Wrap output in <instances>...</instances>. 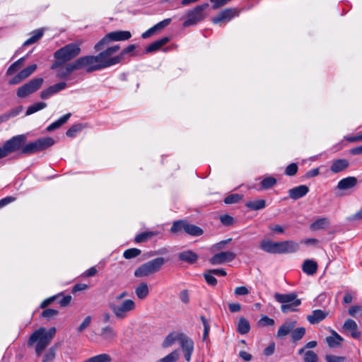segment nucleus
I'll list each match as a JSON object with an SVG mask.
<instances>
[{"mask_svg":"<svg viewBox=\"0 0 362 362\" xmlns=\"http://www.w3.org/2000/svg\"><path fill=\"white\" fill-rule=\"evenodd\" d=\"M260 248L272 254L293 253L299 250V244L293 240L272 242L267 240L261 242Z\"/></svg>","mask_w":362,"mask_h":362,"instance_id":"nucleus-3","label":"nucleus"},{"mask_svg":"<svg viewBox=\"0 0 362 362\" xmlns=\"http://www.w3.org/2000/svg\"><path fill=\"white\" fill-rule=\"evenodd\" d=\"M82 43V41H77L66 45L54 53V59H63L66 62H69L80 54Z\"/></svg>","mask_w":362,"mask_h":362,"instance_id":"nucleus-4","label":"nucleus"},{"mask_svg":"<svg viewBox=\"0 0 362 362\" xmlns=\"http://www.w3.org/2000/svg\"><path fill=\"white\" fill-rule=\"evenodd\" d=\"M47 107V103L44 102H39L29 106L26 110L25 115H30L39 110H41Z\"/></svg>","mask_w":362,"mask_h":362,"instance_id":"nucleus-41","label":"nucleus"},{"mask_svg":"<svg viewBox=\"0 0 362 362\" xmlns=\"http://www.w3.org/2000/svg\"><path fill=\"white\" fill-rule=\"evenodd\" d=\"M25 57H23L21 58H20L19 59H18L16 62H15L14 63H13L9 67L8 69H7V71H6V74L7 75H11L13 74L15 71H16L18 69V67L20 66V65H21L23 62L25 61Z\"/></svg>","mask_w":362,"mask_h":362,"instance_id":"nucleus-46","label":"nucleus"},{"mask_svg":"<svg viewBox=\"0 0 362 362\" xmlns=\"http://www.w3.org/2000/svg\"><path fill=\"white\" fill-rule=\"evenodd\" d=\"M178 258L182 262L192 264L197 261L199 256L192 250H185L178 254Z\"/></svg>","mask_w":362,"mask_h":362,"instance_id":"nucleus-24","label":"nucleus"},{"mask_svg":"<svg viewBox=\"0 0 362 362\" xmlns=\"http://www.w3.org/2000/svg\"><path fill=\"white\" fill-rule=\"evenodd\" d=\"M62 298L59 300V303L61 307L64 308L66 307L71 302L72 298L70 295H67L64 296L62 294L60 296Z\"/></svg>","mask_w":362,"mask_h":362,"instance_id":"nucleus-62","label":"nucleus"},{"mask_svg":"<svg viewBox=\"0 0 362 362\" xmlns=\"http://www.w3.org/2000/svg\"><path fill=\"white\" fill-rule=\"evenodd\" d=\"M54 144V140L52 137H44L33 142H30L26 145H23L21 153L33 154L36 152L42 151Z\"/></svg>","mask_w":362,"mask_h":362,"instance_id":"nucleus-6","label":"nucleus"},{"mask_svg":"<svg viewBox=\"0 0 362 362\" xmlns=\"http://www.w3.org/2000/svg\"><path fill=\"white\" fill-rule=\"evenodd\" d=\"M62 296V293H59L57 295L53 296L52 297H49L45 300H43L41 303L40 307L42 308H46L47 305H49L50 303H52L54 300L59 299L60 296Z\"/></svg>","mask_w":362,"mask_h":362,"instance_id":"nucleus-59","label":"nucleus"},{"mask_svg":"<svg viewBox=\"0 0 362 362\" xmlns=\"http://www.w3.org/2000/svg\"><path fill=\"white\" fill-rule=\"evenodd\" d=\"M220 221L222 225L225 226H230L233 224L234 218L228 214H224L220 216Z\"/></svg>","mask_w":362,"mask_h":362,"instance_id":"nucleus-56","label":"nucleus"},{"mask_svg":"<svg viewBox=\"0 0 362 362\" xmlns=\"http://www.w3.org/2000/svg\"><path fill=\"white\" fill-rule=\"evenodd\" d=\"M242 196L238 194H232L228 196H227L224 199V203L226 204H235L240 202Z\"/></svg>","mask_w":362,"mask_h":362,"instance_id":"nucleus-51","label":"nucleus"},{"mask_svg":"<svg viewBox=\"0 0 362 362\" xmlns=\"http://www.w3.org/2000/svg\"><path fill=\"white\" fill-rule=\"evenodd\" d=\"M329 220L326 217H322L313 222L310 225V229L313 231L325 229L329 226Z\"/></svg>","mask_w":362,"mask_h":362,"instance_id":"nucleus-28","label":"nucleus"},{"mask_svg":"<svg viewBox=\"0 0 362 362\" xmlns=\"http://www.w3.org/2000/svg\"><path fill=\"white\" fill-rule=\"evenodd\" d=\"M112 358L107 354H101L93 357H90L83 362H111Z\"/></svg>","mask_w":362,"mask_h":362,"instance_id":"nucleus-40","label":"nucleus"},{"mask_svg":"<svg viewBox=\"0 0 362 362\" xmlns=\"http://www.w3.org/2000/svg\"><path fill=\"white\" fill-rule=\"evenodd\" d=\"M110 40L107 37V34L105 35L98 43L94 46L95 51H100L103 49L106 45L110 42Z\"/></svg>","mask_w":362,"mask_h":362,"instance_id":"nucleus-49","label":"nucleus"},{"mask_svg":"<svg viewBox=\"0 0 362 362\" xmlns=\"http://www.w3.org/2000/svg\"><path fill=\"white\" fill-rule=\"evenodd\" d=\"M43 35V30L42 29L36 30L33 32V35L25 40L23 43V46H28L35 43L38 41Z\"/></svg>","mask_w":362,"mask_h":362,"instance_id":"nucleus-39","label":"nucleus"},{"mask_svg":"<svg viewBox=\"0 0 362 362\" xmlns=\"http://www.w3.org/2000/svg\"><path fill=\"white\" fill-rule=\"evenodd\" d=\"M185 233L191 236H200L204 233V230L200 227L189 223L185 220Z\"/></svg>","mask_w":362,"mask_h":362,"instance_id":"nucleus-29","label":"nucleus"},{"mask_svg":"<svg viewBox=\"0 0 362 362\" xmlns=\"http://www.w3.org/2000/svg\"><path fill=\"white\" fill-rule=\"evenodd\" d=\"M276 180L273 177H266L261 182V187L263 189H267L275 185Z\"/></svg>","mask_w":362,"mask_h":362,"instance_id":"nucleus-43","label":"nucleus"},{"mask_svg":"<svg viewBox=\"0 0 362 362\" xmlns=\"http://www.w3.org/2000/svg\"><path fill=\"white\" fill-rule=\"evenodd\" d=\"M327 315V312L317 309L314 310L310 315L307 316V320L311 325H315L325 319Z\"/></svg>","mask_w":362,"mask_h":362,"instance_id":"nucleus-18","label":"nucleus"},{"mask_svg":"<svg viewBox=\"0 0 362 362\" xmlns=\"http://www.w3.org/2000/svg\"><path fill=\"white\" fill-rule=\"evenodd\" d=\"M141 251L139 249L130 248V249L126 250L124 252L123 257L127 259H132V258H134V257L139 256V255H141Z\"/></svg>","mask_w":362,"mask_h":362,"instance_id":"nucleus-44","label":"nucleus"},{"mask_svg":"<svg viewBox=\"0 0 362 362\" xmlns=\"http://www.w3.org/2000/svg\"><path fill=\"white\" fill-rule=\"evenodd\" d=\"M358 183L355 177H347L341 179L337 184V188L341 190H346L354 187Z\"/></svg>","mask_w":362,"mask_h":362,"instance_id":"nucleus-23","label":"nucleus"},{"mask_svg":"<svg viewBox=\"0 0 362 362\" xmlns=\"http://www.w3.org/2000/svg\"><path fill=\"white\" fill-rule=\"evenodd\" d=\"M358 325L352 319H347L342 325V329L344 332H350L353 339H358L361 336V332L358 330Z\"/></svg>","mask_w":362,"mask_h":362,"instance_id":"nucleus-15","label":"nucleus"},{"mask_svg":"<svg viewBox=\"0 0 362 362\" xmlns=\"http://www.w3.org/2000/svg\"><path fill=\"white\" fill-rule=\"evenodd\" d=\"M177 341L183 351L185 360L189 362L194 351V341L183 332H170L163 340L162 346L163 348H168Z\"/></svg>","mask_w":362,"mask_h":362,"instance_id":"nucleus-2","label":"nucleus"},{"mask_svg":"<svg viewBox=\"0 0 362 362\" xmlns=\"http://www.w3.org/2000/svg\"><path fill=\"white\" fill-rule=\"evenodd\" d=\"M94 60L95 59L93 58L92 55H87L81 57L74 62L76 65L77 70L85 69L88 73H91L98 71L99 68L96 66V64Z\"/></svg>","mask_w":362,"mask_h":362,"instance_id":"nucleus-12","label":"nucleus"},{"mask_svg":"<svg viewBox=\"0 0 362 362\" xmlns=\"http://www.w3.org/2000/svg\"><path fill=\"white\" fill-rule=\"evenodd\" d=\"M331 336L325 338V342L330 349L338 348L341 346L344 338L340 336L336 331L331 329Z\"/></svg>","mask_w":362,"mask_h":362,"instance_id":"nucleus-16","label":"nucleus"},{"mask_svg":"<svg viewBox=\"0 0 362 362\" xmlns=\"http://www.w3.org/2000/svg\"><path fill=\"white\" fill-rule=\"evenodd\" d=\"M250 325L248 320L243 317H240L238 323V332L240 334H246L250 332Z\"/></svg>","mask_w":362,"mask_h":362,"instance_id":"nucleus-34","label":"nucleus"},{"mask_svg":"<svg viewBox=\"0 0 362 362\" xmlns=\"http://www.w3.org/2000/svg\"><path fill=\"white\" fill-rule=\"evenodd\" d=\"M76 65L75 62L67 64L64 66L60 67L57 71L56 76L57 78L63 79L68 77L72 72L76 71Z\"/></svg>","mask_w":362,"mask_h":362,"instance_id":"nucleus-19","label":"nucleus"},{"mask_svg":"<svg viewBox=\"0 0 362 362\" xmlns=\"http://www.w3.org/2000/svg\"><path fill=\"white\" fill-rule=\"evenodd\" d=\"M204 277L209 285L214 286L217 284V280L210 270L204 274Z\"/></svg>","mask_w":362,"mask_h":362,"instance_id":"nucleus-52","label":"nucleus"},{"mask_svg":"<svg viewBox=\"0 0 362 362\" xmlns=\"http://www.w3.org/2000/svg\"><path fill=\"white\" fill-rule=\"evenodd\" d=\"M43 82L44 79L42 78H35L29 81L18 88L17 96L25 98L28 95L35 93L42 86Z\"/></svg>","mask_w":362,"mask_h":362,"instance_id":"nucleus-9","label":"nucleus"},{"mask_svg":"<svg viewBox=\"0 0 362 362\" xmlns=\"http://www.w3.org/2000/svg\"><path fill=\"white\" fill-rule=\"evenodd\" d=\"M120 47L118 45L107 47L104 51L99 53V54H102V61L110 63V66H113L115 64H119L122 62L121 56H115L111 57L112 54L116 53Z\"/></svg>","mask_w":362,"mask_h":362,"instance_id":"nucleus-11","label":"nucleus"},{"mask_svg":"<svg viewBox=\"0 0 362 362\" xmlns=\"http://www.w3.org/2000/svg\"><path fill=\"white\" fill-rule=\"evenodd\" d=\"M258 325L261 327L272 326L274 325V320L267 315H264L258 321Z\"/></svg>","mask_w":362,"mask_h":362,"instance_id":"nucleus-54","label":"nucleus"},{"mask_svg":"<svg viewBox=\"0 0 362 362\" xmlns=\"http://www.w3.org/2000/svg\"><path fill=\"white\" fill-rule=\"evenodd\" d=\"M325 360L327 362H344L345 357L329 354L326 355Z\"/></svg>","mask_w":362,"mask_h":362,"instance_id":"nucleus-58","label":"nucleus"},{"mask_svg":"<svg viewBox=\"0 0 362 362\" xmlns=\"http://www.w3.org/2000/svg\"><path fill=\"white\" fill-rule=\"evenodd\" d=\"M240 10L236 8H228L221 11L218 15L212 19L214 24L222 21H230L233 18L238 16Z\"/></svg>","mask_w":362,"mask_h":362,"instance_id":"nucleus-14","label":"nucleus"},{"mask_svg":"<svg viewBox=\"0 0 362 362\" xmlns=\"http://www.w3.org/2000/svg\"><path fill=\"white\" fill-rule=\"evenodd\" d=\"M100 335L106 341H110L117 337V332L110 326L101 329Z\"/></svg>","mask_w":362,"mask_h":362,"instance_id":"nucleus-30","label":"nucleus"},{"mask_svg":"<svg viewBox=\"0 0 362 362\" xmlns=\"http://www.w3.org/2000/svg\"><path fill=\"white\" fill-rule=\"evenodd\" d=\"M209 7L208 3L197 5L187 12V19L183 23L184 27H189L196 25L204 19V11Z\"/></svg>","mask_w":362,"mask_h":362,"instance_id":"nucleus-7","label":"nucleus"},{"mask_svg":"<svg viewBox=\"0 0 362 362\" xmlns=\"http://www.w3.org/2000/svg\"><path fill=\"white\" fill-rule=\"evenodd\" d=\"M92 57L93 58H94V59H95L94 60V62L96 64V66L99 67L98 71L110 67V63H107L102 61V58H100L102 57V54H98L95 56L92 55Z\"/></svg>","mask_w":362,"mask_h":362,"instance_id":"nucleus-47","label":"nucleus"},{"mask_svg":"<svg viewBox=\"0 0 362 362\" xmlns=\"http://www.w3.org/2000/svg\"><path fill=\"white\" fill-rule=\"evenodd\" d=\"M71 115V113H67V114L63 115L59 119H57V121L50 124L47 127V130L48 132H52L53 130H55V129L59 128L62 124H65L69 120Z\"/></svg>","mask_w":362,"mask_h":362,"instance_id":"nucleus-31","label":"nucleus"},{"mask_svg":"<svg viewBox=\"0 0 362 362\" xmlns=\"http://www.w3.org/2000/svg\"><path fill=\"white\" fill-rule=\"evenodd\" d=\"M135 293L138 298L144 299L149 293L148 286L146 283H141L136 288Z\"/></svg>","mask_w":362,"mask_h":362,"instance_id":"nucleus-35","label":"nucleus"},{"mask_svg":"<svg viewBox=\"0 0 362 362\" xmlns=\"http://www.w3.org/2000/svg\"><path fill=\"white\" fill-rule=\"evenodd\" d=\"M305 329L303 327H294L291 333V341L293 343H297L305 336Z\"/></svg>","mask_w":362,"mask_h":362,"instance_id":"nucleus-33","label":"nucleus"},{"mask_svg":"<svg viewBox=\"0 0 362 362\" xmlns=\"http://www.w3.org/2000/svg\"><path fill=\"white\" fill-rule=\"evenodd\" d=\"M298 167L296 163H292L289 164L285 170V174L288 176H293L298 172Z\"/></svg>","mask_w":362,"mask_h":362,"instance_id":"nucleus-55","label":"nucleus"},{"mask_svg":"<svg viewBox=\"0 0 362 362\" xmlns=\"http://www.w3.org/2000/svg\"><path fill=\"white\" fill-rule=\"evenodd\" d=\"M135 308V302L132 299H126L119 305H110V308L114 313L115 317L119 320L125 318L127 316L128 313L134 310Z\"/></svg>","mask_w":362,"mask_h":362,"instance_id":"nucleus-8","label":"nucleus"},{"mask_svg":"<svg viewBox=\"0 0 362 362\" xmlns=\"http://www.w3.org/2000/svg\"><path fill=\"white\" fill-rule=\"evenodd\" d=\"M349 166V163L346 159L340 158L332 162L330 170L334 173H340Z\"/></svg>","mask_w":362,"mask_h":362,"instance_id":"nucleus-25","label":"nucleus"},{"mask_svg":"<svg viewBox=\"0 0 362 362\" xmlns=\"http://www.w3.org/2000/svg\"><path fill=\"white\" fill-rule=\"evenodd\" d=\"M169 41V37H163L160 39H158L148 45L146 47V52L148 53L156 52L161 47L167 44Z\"/></svg>","mask_w":362,"mask_h":362,"instance_id":"nucleus-26","label":"nucleus"},{"mask_svg":"<svg viewBox=\"0 0 362 362\" xmlns=\"http://www.w3.org/2000/svg\"><path fill=\"white\" fill-rule=\"evenodd\" d=\"M309 192V188L306 185H302L288 190L289 197L293 200H297L305 196Z\"/></svg>","mask_w":362,"mask_h":362,"instance_id":"nucleus-17","label":"nucleus"},{"mask_svg":"<svg viewBox=\"0 0 362 362\" xmlns=\"http://www.w3.org/2000/svg\"><path fill=\"white\" fill-rule=\"evenodd\" d=\"M107 37L110 41H124L129 40L132 34L129 31L118 30L107 33Z\"/></svg>","mask_w":362,"mask_h":362,"instance_id":"nucleus-22","label":"nucleus"},{"mask_svg":"<svg viewBox=\"0 0 362 362\" xmlns=\"http://www.w3.org/2000/svg\"><path fill=\"white\" fill-rule=\"evenodd\" d=\"M157 233L155 232H144L136 235L134 241L137 243L146 241L148 239L156 235Z\"/></svg>","mask_w":362,"mask_h":362,"instance_id":"nucleus-42","label":"nucleus"},{"mask_svg":"<svg viewBox=\"0 0 362 362\" xmlns=\"http://www.w3.org/2000/svg\"><path fill=\"white\" fill-rule=\"evenodd\" d=\"M25 141L26 137L23 134L13 136L10 139L7 140L4 144V146L8 155L18 150H22Z\"/></svg>","mask_w":362,"mask_h":362,"instance_id":"nucleus-10","label":"nucleus"},{"mask_svg":"<svg viewBox=\"0 0 362 362\" xmlns=\"http://www.w3.org/2000/svg\"><path fill=\"white\" fill-rule=\"evenodd\" d=\"M56 332L57 329L54 327L49 328L48 330L45 327H40L30 334L28 341V346L30 347L35 344V354L39 357L50 344L55 336Z\"/></svg>","mask_w":362,"mask_h":362,"instance_id":"nucleus-1","label":"nucleus"},{"mask_svg":"<svg viewBox=\"0 0 362 362\" xmlns=\"http://www.w3.org/2000/svg\"><path fill=\"white\" fill-rule=\"evenodd\" d=\"M236 257L235 253L231 251H224L215 254L209 259L212 265L222 264L226 262H232Z\"/></svg>","mask_w":362,"mask_h":362,"instance_id":"nucleus-13","label":"nucleus"},{"mask_svg":"<svg viewBox=\"0 0 362 362\" xmlns=\"http://www.w3.org/2000/svg\"><path fill=\"white\" fill-rule=\"evenodd\" d=\"M296 321L289 320L285 322L281 326L279 327L277 333V338H283L287 334L291 333L293 328L296 327Z\"/></svg>","mask_w":362,"mask_h":362,"instance_id":"nucleus-20","label":"nucleus"},{"mask_svg":"<svg viewBox=\"0 0 362 362\" xmlns=\"http://www.w3.org/2000/svg\"><path fill=\"white\" fill-rule=\"evenodd\" d=\"M302 270L308 275H313L317 272V263L312 259H306L302 265Z\"/></svg>","mask_w":362,"mask_h":362,"instance_id":"nucleus-27","label":"nucleus"},{"mask_svg":"<svg viewBox=\"0 0 362 362\" xmlns=\"http://www.w3.org/2000/svg\"><path fill=\"white\" fill-rule=\"evenodd\" d=\"M317 355L313 351H307L303 356V362H317Z\"/></svg>","mask_w":362,"mask_h":362,"instance_id":"nucleus-50","label":"nucleus"},{"mask_svg":"<svg viewBox=\"0 0 362 362\" xmlns=\"http://www.w3.org/2000/svg\"><path fill=\"white\" fill-rule=\"evenodd\" d=\"M57 349V344L51 346L45 354L42 362H53L56 357Z\"/></svg>","mask_w":362,"mask_h":362,"instance_id":"nucleus-38","label":"nucleus"},{"mask_svg":"<svg viewBox=\"0 0 362 362\" xmlns=\"http://www.w3.org/2000/svg\"><path fill=\"white\" fill-rule=\"evenodd\" d=\"M83 127L82 124H74L66 131V134L69 137H74L78 132L82 130Z\"/></svg>","mask_w":362,"mask_h":362,"instance_id":"nucleus-45","label":"nucleus"},{"mask_svg":"<svg viewBox=\"0 0 362 362\" xmlns=\"http://www.w3.org/2000/svg\"><path fill=\"white\" fill-rule=\"evenodd\" d=\"M171 22V18H166L163 21L158 23L154 26V28H156V31L160 30L168 26Z\"/></svg>","mask_w":362,"mask_h":362,"instance_id":"nucleus-61","label":"nucleus"},{"mask_svg":"<svg viewBox=\"0 0 362 362\" xmlns=\"http://www.w3.org/2000/svg\"><path fill=\"white\" fill-rule=\"evenodd\" d=\"M66 87V82H64V81L59 82L52 86H50V88L52 89L53 94H55V93L65 89Z\"/></svg>","mask_w":362,"mask_h":362,"instance_id":"nucleus-57","label":"nucleus"},{"mask_svg":"<svg viewBox=\"0 0 362 362\" xmlns=\"http://www.w3.org/2000/svg\"><path fill=\"white\" fill-rule=\"evenodd\" d=\"M275 343L272 342L269 344L267 347L264 349V354L267 356H271L274 353Z\"/></svg>","mask_w":362,"mask_h":362,"instance_id":"nucleus-64","label":"nucleus"},{"mask_svg":"<svg viewBox=\"0 0 362 362\" xmlns=\"http://www.w3.org/2000/svg\"><path fill=\"white\" fill-rule=\"evenodd\" d=\"M274 298L277 302L281 303V305L288 304L298 299L297 294L294 292L289 293H276L274 294Z\"/></svg>","mask_w":362,"mask_h":362,"instance_id":"nucleus-21","label":"nucleus"},{"mask_svg":"<svg viewBox=\"0 0 362 362\" xmlns=\"http://www.w3.org/2000/svg\"><path fill=\"white\" fill-rule=\"evenodd\" d=\"M57 314L58 310L52 308H48L42 312V316L44 317L45 318L49 319L52 317L53 316L57 315Z\"/></svg>","mask_w":362,"mask_h":362,"instance_id":"nucleus-60","label":"nucleus"},{"mask_svg":"<svg viewBox=\"0 0 362 362\" xmlns=\"http://www.w3.org/2000/svg\"><path fill=\"white\" fill-rule=\"evenodd\" d=\"M300 304L301 300L298 298L291 303L281 305V310L284 313L288 312H296L298 311L297 307L300 305Z\"/></svg>","mask_w":362,"mask_h":362,"instance_id":"nucleus-36","label":"nucleus"},{"mask_svg":"<svg viewBox=\"0 0 362 362\" xmlns=\"http://www.w3.org/2000/svg\"><path fill=\"white\" fill-rule=\"evenodd\" d=\"M245 206L251 210L258 211L265 208L266 202L262 199L248 201L246 202Z\"/></svg>","mask_w":362,"mask_h":362,"instance_id":"nucleus-32","label":"nucleus"},{"mask_svg":"<svg viewBox=\"0 0 362 362\" xmlns=\"http://www.w3.org/2000/svg\"><path fill=\"white\" fill-rule=\"evenodd\" d=\"M185 220H177L173 222L171 228L170 232L174 234H180L182 232L185 233Z\"/></svg>","mask_w":362,"mask_h":362,"instance_id":"nucleus-37","label":"nucleus"},{"mask_svg":"<svg viewBox=\"0 0 362 362\" xmlns=\"http://www.w3.org/2000/svg\"><path fill=\"white\" fill-rule=\"evenodd\" d=\"M92 318L90 315L85 317L81 324L78 327L77 332L81 333L85 331L90 325Z\"/></svg>","mask_w":362,"mask_h":362,"instance_id":"nucleus-53","label":"nucleus"},{"mask_svg":"<svg viewBox=\"0 0 362 362\" xmlns=\"http://www.w3.org/2000/svg\"><path fill=\"white\" fill-rule=\"evenodd\" d=\"M164 263L165 259L163 257L155 258L139 267L134 271V276L136 277H144L156 273L160 270Z\"/></svg>","mask_w":362,"mask_h":362,"instance_id":"nucleus-5","label":"nucleus"},{"mask_svg":"<svg viewBox=\"0 0 362 362\" xmlns=\"http://www.w3.org/2000/svg\"><path fill=\"white\" fill-rule=\"evenodd\" d=\"M210 1L212 3V8L214 10L228 4L226 0H210Z\"/></svg>","mask_w":362,"mask_h":362,"instance_id":"nucleus-63","label":"nucleus"},{"mask_svg":"<svg viewBox=\"0 0 362 362\" xmlns=\"http://www.w3.org/2000/svg\"><path fill=\"white\" fill-rule=\"evenodd\" d=\"M37 69V65L33 64L21 70L19 73L25 79L30 76Z\"/></svg>","mask_w":362,"mask_h":362,"instance_id":"nucleus-48","label":"nucleus"}]
</instances>
